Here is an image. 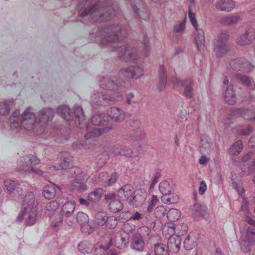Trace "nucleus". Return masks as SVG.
Here are the masks:
<instances>
[{"label":"nucleus","instance_id":"obj_1","mask_svg":"<svg viewBox=\"0 0 255 255\" xmlns=\"http://www.w3.org/2000/svg\"><path fill=\"white\" fill-rule=\"evenodd\" d=\"M94 0H81L77 5L78 15L83 19V23L89 24V21L85 20L87 19L97 22H104L115 14L113 7H105L99 1L94 3Z\"/></svg>","mask_w":255,"mask_h":255},{"label":"nucleus","instance_id":"obj_2","mask_svg":"<svg viewBox=\"0 0 255 255\" xmlns=\"http://www.w3.org/2000/svg\"><path fill=\"white\" fill-rule=\"evenodd\" d=\"M122 29L117 25H112L97 30L90 34L91 40L104 46L117 43L120 41Z\"/></svg>","mask_w":255,"mask_h":255},{"label":"nucleus","instance_id":"obj_3","mask_svg":"<svg viewBox=\"0 0 255 255\" xmlns=\"http://www.w3.org/2000/svg\"><path fill=\"white\" fill-rule=\"evenodd\" d=\"M122 98L121 92L114 93L110 95L104 94L102 92L94 93L91 97V105L94 108H97L99 106H105L111 102L120 101Z\"/></svg>","mask_w":255,"mask_h":255},{"label":"nucleus","instance_id":"obj_4","mask_svg":"<svg viewBox=\"0 0 255 255\" xmlns=\"http://www.w3.org/2000/svg\"><path fill=\"white\" fill-rule=\"evenodd\" d=\"M229 35L227 31H222L213 40L214 51L217 57L225 56L229 51L228 44Z\"/></svg>","mask_w":255,"mask_h":255},{"label":"nucleus","instance_id":"obj_5","mask_svg":"<svg viewBox=\"0 0 255 255\" xmlns=\"http://www.w3.org/2000/svg\"><path fill=\"white\" fill-rule=\"evenodd\" d=\"M39 163V160L34 155L30 154L21 157L17 161V170L21 173H30L33 167Z\"/></svg>","mask_w":255,"mask_h":255},{"label":"nucleus","instance_id":"obj_6","mask_svg":"<svg viewBox=\"0 0 255 255\" xmlns=\"http://www.w3.org/2000/svg\"><path fill=\"white\" fill-rule=\"evenodd\" d=\"M240 244L242 250L245 252H249L251 248L255 247V230L249 227L245 233H242Z\"/></svg>","mask_w":255,"mask_h":255},{"label":"nucleus","instance_id":"obj_7","mask_svg":"<svg viewBox=\"0 0 255 255\" xmlns=\"http://www.w3.org/2000/svg\"><path fill=\"white\" fill-rule=\"evenodd\" d=\"M36 122V116L30 108H27L20 115V128L31 130Z\"/></svg>","mask_w":255,"mask_h":255},{"label":"nucleus","instance_id":"obj_8","mask_svg":"<svg viewBox=\"0 0 255 255\" xmlns=\"http://www.w3.org/2000/svg\"><path fill=\"white\" fill-rule=\"evenodd\" d=\"M172 82L175 87H185L183 94L187 99H190L193 97V82L192 79L188 78L182 81L177 77H174L172 79Z\"/></svg>","mask_w":255,"mask_h":255},{"label":"nucleus","instance_id":"obj_9","mask_svg":"<svg viewBox=\"0 0 255 255\" xmlns=\"http://www.w3.org/2000/svg\"><path fill=\"white\" fill-rule=\"evenodd\" d=\"M76 220L81 227L82 232L85 235H89L94 231V228L89 224L88 216L82 212H79L76 216Z\"/></svg>","mask_w":255,"mask_h":255},{"label":"nucleus","instance_id":"obj_10","mask_svg":"<svg viewBox=\"0 0 255 255\" xmlns=\"http://www.w3.org/2000/svg\"><path fill=\"white\" fill-rule=\"evenodd\" d=\"M231 68L235 71L248 73L252 71L253 66L244 58H240L231 60L230 62Z\"/></svg>","mask_w":255,"mask_h":255},{"label":"nucleus","instance_id":"obj_11","mask_svg":"<svg viewBox=\"0 0 255 255\" xmlns=\"http://www.w3.org/2000/svg\"><path fill=\"white\" fill-rule=\"evenodd\" d=\"M116 48L118 49L119 57L124 61H134L137 58L136 52L127 45H124Z\"/></svg>","mask_w":255,"mask_h":255},{"label":"nucleus","instance_id":"obj_12","mask_svg":"<svg viewBox=\"0 0 255 255\" xmlns=\"http://www.w3.org/2000/svg\"><path fill=\"white\" fill-rule=\"evenodd\" d=\"M131 6L138 16L143 20L149 18V12L144 5L143 0H129Z\"/></svg>","mask_w":255,"mask_h":255},{"label":"nucleus","instance_id":"obj_13","mask_svg":"<svg viewBox=\"0 0 255 255\" xmlns=\"http://www.w3.org/2000/svg\"><path fill=\"white\" fill-rule=\"evenodd\" d=\"M4 185L9 194H14L21 197L23 194V189L17 181L10 179L4 181Z\"/></svg>","mask_w":255,"mask_h":255},{"label":"nucleus","instance_id":"obj_14","mask_svg":"<svg viewBox=\"0 0 255 255\" xmlns=\"http://www.w3.org/2000/svg\"><path fill=\"white\" fill-rule=\"evenodd\" d=\"M255 39V29L252 27H249L243 34L237 38L236 42L238 45L244 46L251 44Z\"/></svg>","mask_w":255,"mask_h":255},{"label":"nucleus","instance_id":"obj_15","mask_svg":"<svg viewBox=\"0 0 255 255\" xmlns=\"http://www.w3.org/2000/svg\"><path fill=\"white\" fill-rule=\"evenodd\" d=\"M147 196V193L144 190H134L128 204L134 207L140 206L145 202Z\"/></svg>","mask_w":255,"mask_h":255},{"label":"nucleus","instance_id":"obj_16","mask_svg":"<svg viewBox=\"0 0 255 255\" xmlns=\"http://www.w3.org/2000/svg\"><path fill=\"white\" fill-rule=\"evenodd\" d=\"M54 114V110L50 108H45L41 110L37 116L40 126H45L49 121L53 119Z\"/></svg>","mask_w":255,"mask_h":255},{"label":"nucleus","instance_id":"obj_17","mask_svg":"<svg viewBox=\"0 0 255 255\" xmlns=\"http://www.w3.org/2000/svg\"><path fill=\"white\" fill-rule=\"evenodd\" d=\"M111 154L116 157L124 156L126 157H130L133 155V151L128 146L117 144L112 147Z\"/></svg>","mask_w":255,"mask_h":255},{"label":"nucleus","instance_id":"obj_18","mask_svg":"<svg viewBox=\"0 0 255 255\" xmlns=\"http://www.w3.org/2000/svg\"><path fill=\"white\" fill-rule=\"evenodd\" d=\"M134 189L130 184H125L119 189L118 191V196L123 201L127 202L129 203L133 194H134Z\"/></svg>","mask_w":255,"mask_h":255},{"label":"nucleus","instance_id":"obj_19","mask_svg":"<svg viewBox=\"0 0 255 255\" xmlns=\"http://www.w3.org/2000/svg\"><path fill=\"white\" fill-rule=\"evenodd\" d=\"M255 108H235L231 110L233 115L240 116L247 120L255 121Z\"/></svg>","mask_w":255,"mask_h":255},{"label":"nucleus","instance_id":"obj_20","mask_svg":"<svg viewBox=\"0 0 255 255\" xmlns=\"http://www.w3.org/2000/svg\"><path fill=\"white\" fill-rule=\"evenodd\" d=\"M100 86L103 89L111 91H119L121 89V85L109 77H102L100 80Z\"/></svg>","mask_w":255,"mask_h":255},{"label":"nucleus","instance_id":"obj_21","mask_svg":"<svg viewBox=\"0 0 255 255\" xmlns=\"http://www.w3.org/2000/svg\"><path fill=\"white\" fill-rule=\"evenodd\" d=\"M75 209V204L72 202H67L61 207V211L63 216L66 219L65 222L68 226H72L73 222L70 219Z\"/></svg>","mask_w":255,"mask_h":255},{"label":"nucleus","instance_id":"obj_22","mask_svg":"<svg viewBox=\"0 0 255 255\" xmlns=\"http://www.w3.org/2000/svg\"><path fill=\"white\" fill-rule=\"evenodd\" d=\"M130 247L133 250L142 252L145 248V243L143 237L139 233H134L131 239Z\"/></svg>","mask_w":255,"mask_h":255},{"label":"nucleus","instance_id":"obj_23","mask_svg":"<svg viewBox=\"0 0 255 255\" xmlns=\"http://www.w3.org/2000/svg\"><path fill=\"white\" fill-rule=\"evenodd\" d=\"M37 209H32L30 211L24 212V210L22 211L21 215H19L17 217V221L18 222L21 221L23 218L25 219L26 225L28 226H31L35 223Z\"/></svg>","mask_w":255,"mask_h":255},{"label":"nucleus","instance_id":"obj_24","mask_svg":"<svg viewBox=\"0 0 255 255\" xmlns=\"http://www.w3.org/2000/svg\"><path fill=\"white\" fill-rule=\"evenodd\" d=\"M107 115L113 122L117 123L122 122L125 117L124 112L115 107L110 108L107 111Z\"/></svg>","mask_w":255,"mask_h":255},{"label":"nucleus","instance_id":"obj_25","mask_svg":"<svg viewBox=\"0 0 255 255\" xmlns=\"http://www.w3.org/2000/svg\"><path fill=\"white\" fill-rule=\"evenodd\" d=\"M194 33V42L197 49L200 52H202L205 49L204 32L202 29H196Z\"/></svg>","mask_w":255,"mask_h":255},{"label":"nucleus","instance_id":"obj_26","mask_svg":"<svg viewBox=\"0 0 255 255\" xmlns=\"http://www.w3.org/2000/svg\"><path fill=\"white\" fill-rule=\"evenodd\" d=\"M59 165L53 167L55 170L66 169L69 167L71 156L69 152L66 151L60 152L59 155Z\"/></svg>","mask_w":255,"mask_h":255},{"label":"nucleus","instance_id":"obj_27","mask_svg":"<svg viewBox=\"0 0 255 255\" xmlns=\"http://www.w3.org/2000/svg\"><path fill=\"white\" fill-rule=\"evenodd\" d=\"M214 6L218 10L228 12L234 9L235 4L233 0H218Z\"/></svg>","mask_w":255,"mask_h":255},{"label":"nucleus","instance_id":"obj_28","mask_svg":"<svg viewBox=\"0 0 255 255\" xmlns=\"http://www.w3.org/2000/svg\"><path fill=\"white\" fill-rule=\"evenodd\" d=\"M32 209H37L35 206V196L33 193L29 192L24 198L23 210H24V212H27L30 211Z\"/></svg>","mask_w":255,"mask_h":255},{"label":"nucleus","instance_id":"obj_29","mask_svg":"<svg viewBox=\"0 0 255 255\" xmlns=\"http://www.w3.org/2000/svg\"><path fill=\"white\" fill-rule=\"evenodd\" d=\"M181 239L178 235H172L169 237L167 248L173 252L176 253L179 251Z\"/></svg>","mask_w":255,"mask_h":255},{"label":"nucleus","instance_id":"obj_30","mask_svg":"<svg viewBox=\"0 0 255 255\" xmlns=\"http://www.w3.org/2000/svg\"><path fill=\"white\" fill-rule=\"evenodd\" d=\"M223 98L225 102L230 105H234L236 104L237 97L235 91L232 86L227 88L223 93Z\"/></svg>","mask_w":255,"mask_h":255},{"label":"nucleus","instance_id":"obj_31","mask_svg":"<svg viewBox=\"0 0 255 255\" xmlns=\"http://www.w3.org/2000/svg\"><path fill=\"white\" fill-rule=\"evenodd\" d=\"M128 243L129 237L126 234H117L114 240L115 246L119 249L125 248Z\"/></svg>","mask_w":255,"mask_h":255},{"label":"nucleus","instance_id":"obj_32","mask_svg":"<svg viewBox=\"0 0 255 255\" xmlns=\"http://www.w3.org/2000/svg\"><path fill=\"white\" fill-rule=\"evenodd\" d=\"M235 78L238 83L248 87L251 90L255 89V82L249 77L238 73L235 75Z\"/></svg>","mask_w":255,"mask_h":255},{"label":"nucleus","instance_id":"obj_33","mask_svg":"<svg viewBox=\"0 0 255 255\" xmlns=\"http://www.w3.org/2000/svg\"><path fill=\"white\" fill-rule=\"evenodd\" d=\"M14 106V103L13 100L8 99L0 101V115H8Z\"/></svg>","mask_w":255,"mask_h":255},{"label":"nucleus","instance_id":"obj_34","mask_svg":"<svg viewBox=\"0 0 255 255\" xmlns=\"http://www.w3.org/2000/svg\"><path fill=\"white\" fill-rule=\"evenodd\" d=\"M56 188L55 184L50 183L43 187L42 194L44 197L48 200L53 199L56 195ZM59 188V187H57Z\"/></svg>","mask_w":255,"mask_h":255},{"label":"nucleus","instance_id":"obj_35","mask_svg":"<svg viewBox=\"0 0 255 255\" xmlns=\"http://www.w3.org/2000/svg\"><path fill=\"white\" fill-rule=\"evenodd\" d=\"M198 239V235L195 233H190L184 241V247L186 250H190L194 248Z\"/></svg>","mask_w":255,"mask_h":255},{"label":"nucleus","instance_id":"obj_36","mask_svg":"<svg viewBox=\"0 0 255 255\" xmlns=\"http://www.w3.org/2000/svg\"><path fill=\"white\" fill-rule=\"evenodd\" d=\"M20 113L19 110H15L9 118V126L11 128H20Z\"/></svg>","mask_w":255,"mask_h":255},{"label":"nucleus","instance_id":"obj_37","mask_svg":"<svg viewBox=\"0 0 255 255\" xmlns=\"http://www.w3.org/2000/svg\"><path fill=\"white\" fill-rule=\"evenodd\" d=\"M159 83L157 88L161 91L164 90L167 83V76L166 75V70L163 65L159 67L158 70Z\"/></svg>","mask_w":255,"mask_h":255},{"label":"nucleus","instance_id":"obj_38","mask_svg":"<svg viewBox=\"0 0 255 255\" xmlns=\"http://www.w3.org/2000/svg\"><path fill=\"white\" fill-rule=\"evenodd\" d=\"M113 126H108L102 128H95L91 131L86 134L85 137L86 139H88L92 137H97L113 129Z\"/></svg>","mask_w":255,"mask_h":255},{"label":"nucleus","instance_id":"obj_39","mask_svg":"<svg viewBox=\"0 0 255 255\" xmlns=\"http://www.w3.org/2000/svg\"><path fill=\"white\" fill-rule=\"evenodd\" d=\"M57 113L66 121H68L73 119V112L66 106H59L57 109Z\"/></svg>","mask_w":255,"mask_h":255},{"label":"nucleus","instance_id":"obj_40","mask_svg":"<svg viewBox=\"0 0 255 255\" xmlns=\"http://www.w3.org/2000/svg\"><path fill=\"white\" fill-rule=\"evenodd\" d=\"M159 189L163 196L171 193L174 190L173 184L170 183L167 181H163L160 183Z\"/></svg>","mask_w":255,"mask_h":255},{"label":"nucleus","instance_id":"obj_41","mask_svg":"<svg viewBox=\"0 0 255 255\" xmlns=\"http://www.w3.org/2000/svg\"><path fill=\"white\" fill-rule=\"evenodd\" d=\"M107 121V117L104 114L94 115L91 118V123L95 126H104Z\"/></svg>","mask_w":255,"mask_h":255},{"label":"nucleus","instance_id":"obj_42","mask_svg":"<svg viewBox=\"0 0 255 255\" xmlns=\"http://www.w3.org/2000/svg\"><path fill=\"white\" fill-rule=\"evenodd\" d=\"M193 214L204 217L206 214L207 207L199 203H195L191 208Z\"/></svg>","mask_w":255,"mask_h":255},{"label":"nucleus","instance_id":"obj_43","mask_svg":"<svg viewBox=\"0 0 255 255\" xmlns=\"http://www.w3.org/2000/svg\"><path fill=\"white\" fill-rule=\"evenodd\" d=\"M73 115V119L76 124L78 123L80 125L85 120V115L83 109L80 106L75 107Z\"/></svg>","mask_w":255,"mask_h":255},{"label":"nucleus","instance_id":"obj_44","mask_svg":"<svg viewBox=\"0 0 255 255\" xmlns=\"http://www.w3.org/2000/svg\"><path fill=\"white\" fill-rule=\"evenodd\" d=\"M103 194V190L102 189H96L88 194V200L94 203L98 202L100 200Z\"/></svg>","mask_w":255,"mask_h":255},{"label":"nucleus","instance_id":"obj_45","mask_svg":"<svg viewBox=\"0 0 255 255\" xmlns=\"http://www.w3.org/2000/svg\"><path fill=\"white\" fill-rule=\"evenodd\" d=\"M63 219L62 215L58 212L50 216L51 225L55 228H58L62 225Z\"/></svg>","mask_w":255,"mask_h":255},{"label":"nucleus","instance_id":"obj_46","mask_svg":"<svg viewBox=\"0 0 255 255\" xmlns=\"http://www.w3.org/2000/svg\"><path fill=\"white\" fill-rule=\"evenodd\" d=\"M93 248V245L87 241L81 242L78 245V250L83 254L91 253Z\"/></svg>","mask_w":255,"mask_h":255},{"label":"nucleus","instance_id":"obj_47","mask_svg":"<svg viewBox=\"0 0 255 255\" xmlns=\"http://www.w3.org/2000/svg\"><path fill=\"white\" fill-rule=\"evenodd\" d=\"M124 208V205L121 200H114L109 203V208L111 211L114 213L121 211Z\"/></svg>","mask_w":255,"mask_h":255},{"label":"nucleus","instance_id":"obj_48","mask_svg":"<svg viewBox=\"0 0 255 255\" xmlns=\"http://www.w3.org/2000/svg\"><path fill=\"white\" fill-rule=\"evenodd\" d=\"M243 148V143L241 140H238L234 143L229 150L230 154L237 155L239 154Z\"/></svg>","mask_w":255,"mask_h":255},{"label":"nucleus","instance_id":"obj_49","mask_svg":"<svg viewBox=\"0 0 255 255\" xmlns=\"http://www.w3.org/2000/svg\"><path fill=\"white\" fill-rule=\"evenodd\" d=\"M162 202L165 204H171L177 203L179 200L178 196L177 195L172 194V193L162 196L161 197Z\"/></svg>","mask_w":255,"mask_h":255},{"label":"nucleus","instance_id":"obj_50","mask_svg":"<svg viewBox=\"0 0 255 255\" xmlns=\"http://www.w3.org/2000/svg\"><path fill=\"white\" fill-rule=\"evenodd\" d=\"M199 150L202 154H208L211 152L212 151L211 143L205 139L201 138Z\"/></svg>","mask_w":255,"mask_h":255},{"label":"nucleus","instance_id":"obj_51","mask_svg":"<svg viewBox=\"0 0 255 255\" xmlns=\"http://www.w3.org/2000/svg\"><path fill=\"white\" fill-rule=\"evenodd\" d=\"M95 222L99 226H103L106 224L107 220V215L105 212H99L95 214Z\"/></svg>","mask_w":255,"mask_h":255},{"label":"nucleus","instance_id":"obj_52","mask_svg":"<svg viewBox=\"0 0 255 255\" xmlns=\"http://www.w3.org/2000/svg\"><path fill=\"white\" fill-rule=\"evenodd\" d=\"M240 17L238 15L226 16L220 20V23L225 25H233L238 22Z\"/></svg>","mask_w":255,"mask_h":255},{"label":"nucleus","instance_id":"obj_53","mask_svg":"<svg viewBox=\"0 0 255 255\" xmlns=\"http://www.w3.org/2000/svg\"><path fill=\"white\" fill-rule=\"evenodd\" d=\"M86 185L84 179L77 178L72 182V188L73 190L78 189V190L84 191L86 189Z\"/></svg>","mask_w":255,"mask_h":255},{"label":"nucleus","instance_id":"obj_54","mask_svg":"<svg viewBox=\"0 0 255 255\" xmlns=\"http://www.w3.org/2000/svg\"><path fill=\"white\" fill-rule=\"evenodd\" d=\"M59 206L58 202L55 200H53L46 204L45 206V209L48 213V214L51 216L55 213H57L56 210Z\"/></svg>","mask_w":255,"mask_h":255},{"label":"nucleus","instance_id":"obj_55","mask_svg":"<svg viewBox=\"0 0 255 255\" xmlns=\"http://www.w3.org/2000/svg\"><path fill=\"white\" fill-rule=\"evenodd\" d=\"M131 66L133 79H138L144 75V70L142 67L136 64L131 65Z\"/></svg>","mask_w":255,"mask_h":255},{"label":"nucleus","instance_id":"obj_56","mask_svg":"<svg viewBox=\"0 0 255 255\" xmlns=\"http://www.w3.org/2000/svg\"><path fill=\"white\" fill-rule=\"evenodd\" d=\"M181 216L180 211L177 209H171L167 213V217L171 222L178 220Z\"/></svg>","mask_w":255,"mask_h":255},{"label":"nucleus","instance_id":"obj_57","mask_svg":"<svg viewBox=\"0 0 255 255\" xmlns=\"http://www.w3.org/2000/svg\"><path fill=\"white\" fill-rule=\"evenodd\" d=\"M142 44V53L144 57H147L150 54L151 49L149 44V39L146 35H144L143 36Z\"/></svg>","mask_w":255,"mask_h":255},{"label":"nucleus","instance_id":"obj_58","mask_svg":"<svg viewBox=\"0 0 255 255\" xmlns=\"http://www.w3.org/2000/svg\"><path fill=\"white\" fill-rule=\"evenodd\" d=\"M167 248L163 244H157L155 245L154 254L155 255H168Z\"/></svg>","mask_w":255,"mask_h":255},{"label":"nucleus","instance_id":"obj_59","mask_svg":"<svg viewBox=\"0 0 255 255\" xmlns=\"http://www.w3.org/2000/svg\"><path fill=\"white\" fill-rule=\"evenodd\" d=\"M132 66H129L128 67H124L121 69L119 71V73L124 76L125 77L133 79V75L132 74Z\"/></svg>","mask_w":255,"mask_h":255},{"label":"nucleus","instance_id":"obj_60","mask_svg":"<svg viewBox=\"0 0 255 255\" xmlns=\"http://www.w3.org/2000/svg\"><path fill=\"white\" fill-rule=\"evenodd\" d=\"M253 129L251 127H238L236 130V134L239 135H248L252 131Z\"/></svg>","mask_w":255,"mask_h":255},{"label":"nucleus","instance_id":"obj_61","mask_svg":"<svg viewBox=\"0 0 255 255\" xmlns=\"http://www.w3.org/2000/svg\"><path fill=\"white\" fill-rule=\"evenodd\" d=\"M185 29V20H183L179 23L175 24L173 27V36H176L177 33H182Z\"/></svg>","mask_w":255,"mask_h":255},{"label":"nucleus","instance_id":"obj_62","mask_svg":"<svg viewBox=\"0 0 255 255\" xmlns=\"http://www.w3.org/2000/svg\"><path fill=\"white\" fill-rule=\"evenodd\" d=\"M166 214V210L163 206H157L154 212V214L156 218H162Z\"/></svg>","mask_w":255,"mask_h":255},{"label":"nucleus","instance_id":"obj_63","mask_svg":"<svg viewBox=\"0 0 255 255\" xmlns=\"http://www.w3.org/2000/svg\"><path fill=\"white\" fill-rule=\"evenodd\" d=\"M105 224L108 228L114 229L118 225L117 219L114 216L109 217L107 218Z\"/></svg>","mask_w":255,"mask_h":255},{"label":"nucleus","instance_id":"obj_64","mask_svg":"<svg viewBox=\"0 0 255 255\" xmlns=\"http://www.w3.org/2000/svg\"><path fill=\"white\" fill-rule=\"evenodd\" d=\"M233 186L241 197L245 196V190L243 187L239 186L236 182H233Z\"/></svg>","mask_w":255,"mask_h":255}]
</instances>
